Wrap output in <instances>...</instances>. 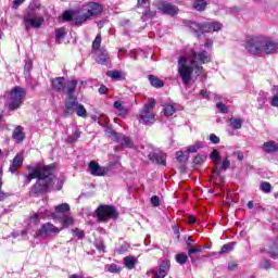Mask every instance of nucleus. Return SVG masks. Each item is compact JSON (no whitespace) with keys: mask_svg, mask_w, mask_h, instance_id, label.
<instances>
[{"mask_svg":"<svg viewBox=\"0 0 278 278\" xmlns=\"http://www.w3.org/2000/svg\"><path fill=\"white\" fill-rule=\"evenodd\" d=\"M28 175L26 176L27 184L37 179V182L31 187L29 191L30 197H40L49 192L51 185L53 184L55 165H37L35 167L27 166Z\"/></svg>","mask_w":278,"mask_h":278,"instance_id":"1","label":"nucleus"},{"mask_svg":"<svg viewBox=\"0 0 278 278\" xmlns=\"http://www.w3.org/2000/svg\"><path fill=\"white\" fill-rule=\"evenodd\" d=\"M245 49L252 55H274L278 52V42L264 35L249 37L245 40Z\"/></svg>","mask_w":278,"mask_h":278,"instance_id":"2","label":"nucleus"},{"mask_svg":"<svg viewBox=\"0 0 278 278\" xmlns=\"http://www.w3.org/2000/svg\"><path fill=\"white\" fill-rule=\"evenodd\" d=\"M55 212L53 213L51 211H47L45 208H40L37 214H35L31 217V220H35V223H38L40 218H58V215L60 216V223L62 225V228L71 227L75 220L71 215H68V212H71V206L66 203L60 204L55 206Z\"/></svg>","mask_w":278,"mask_h":278,"instance_id":"3","label":"nucleus"},{"mask_svg":"<svg viewBox=\"0 0 278 278\" xmlns=\"http://www.w3.org/2000/svg\"><path fill=\"white\" fill-rule=\"evenodd\" d=\"M45 23V16L40 14V4H29L23 15V24L27 31L29 29H40Z\"/></svg>","mask_w":278,"mask_h":278,"instance_id":"4","label":"nucleus"},{"mask_svg":"<svg viewBox=\"0 0 278 278\" xmlns=\"http://www.w3.org/2000/svg\"><path fill=\"white\" fill-rule=\"evenodd\" d=\"M7 106L9 112H14L23 105L27 91L23 87H13L11 92L7 93Z\"/></svg>","mask_w":278,"mask_h":278,"instance_id":"5","label":"nucleus"},{"mask_svg":"<svg viewBox=\"0 0 278 278\" xmlns=\"http://www.w3.org/2000/svg\"><path fill=\"white\" fill-rule=\"evenodd\" d=\"M189 61L191 66H193L195 71V75H203V64H207L212 62V56L207 51H200V52H191V55L189 56Z\"/></svg>","mask_w":278,"mask_h":278,"instance_id":"6","label":"nucleus"},{"mask_svg":"<svg viewBox=\"0 0 278 278\" xmlns=\"http://www.w3.org/2000/svg\"><path fill=\"white\" fill-rule=\"evenodd\" d=\"M155 99L149 98L139 113V123L143 125H153L155 123Z\"/></svg>","mask_w":278,"mask_h":278,"instance_id":"7","label":"nucleus"},{"mask_svg":"<svg viewBox=\"0 0 278 278\" xmlns=\"http://www.w3.org/2000/svg\"><path fill=\"white\" fill-rule=\"evenodd\" d=\"M141 153L144 157H148L150 162L166 166V153L162 152L160 149H155L151 144H146L141 147Z\"/></svg>","mask_w":278,"mask_h":278,"instance_id":"8","label":"nucleus"},{"mask_svg":"<svg viewBox=\"0 0 278 278\" xmlns=\"http://www.w3.org/2000/svg\"><path fill=\"white\" fill-rule=\"evenodd\" d=\"M189 27L191 31H194V34H198V36H200L201 34H208L211 31H220V29H223V24H220V22H192Z\"/></svg>","mask_w":278,"mask_h":278,"instance_id":"9","label":"nucleus"},{"mask_svg":"<svg viewBox=\"0 0 278 278\" xmlns=\"http://www.w3.org/2000/svg\"><path fill=\"white\" fill-rule=\"evenodd\" d=\"M192 73H194V67L188 65V59L186 56H180L178 59V75L185 86H188L192 81Z\"/></svg>","mask_w":278,"mask_h":278,"instance_id":"10","label":"nucleus"},{"mask_svg":"<svg viewBox=\"0 0 278 278\" xmlns=\"http://www.w3.org/2000/svg\"><path fill=\"white\" fill-rule=\"evenodd\" d=\"M109 134L115 142H118V147H115V151H123V149H134V140L125 136L124 134L116 132L113 129L109 130Z\"/></svg>","mask_w":278,"mask_h":278,"instance_id":"11","label":"nucleus"},{"mask_svg":"<svg viewBox=\"0 0 278 278\" xmlns=\"http://www.w3.org/2000/svg\"><path fill=\"white\" fill-rule=\"evenodd\" d=\"M96 214L99 223H106V220H112V218H118V211L110 205H100Z\"/></svg>","mask_w":278,"mask_h":278,"instance_id":"12","label":"nucleus"},{"mask_svg":"<svg viewBox=\"0 0 278 278\" xmlns=\"http://www.w3.org/2000/svg\"><path fill=\"white\" fill-rule=\"evenodd\" d=\"M64 228H58L51 223H46L36 231L37 238H51V236H58Z\"/></svg>","mask_w":278,"mask_h":278,"instance_id":"13","label":"nucleus"},{"mask_svg":"<svg viewBox=\"0 0 278 278\" xmlns=\"http://www.w3.org/2000/svg\"><path fill=\"white\" fill-rule=\"evenodd\" d=\"M67 94L65 99V103H67V110H72L75 100H77V96H75V90H77V80L72 79L66 83L64 89Z\"/></svg>","mask_w":278,"mask_h":278,"instance_id":"14","label":"nucleus"},{"mask_svg":"<svg viewBox=\"0 0 278 278\" xmlns=\"http://www.w3.org/2000/svg\"><path fill=\"white\" fill-rule=\"evenodd\" d=\"M79 116L80 118H86L88 116V111H86V108L84 106V104H80L77 99L75 100V102L72 104V110H68L67 103H65V110H64V114L66 116H72V114H75Z\"/></svg>","mask_w":278,"mask_h":278,"instance_id":"15","label":"nucleus"},{"mask_svg":"<svg viewBox=\"0 0 278 278\" xmlns=\"http://www.w3.org/2000/svg\"><path fill=\"white\" fill-rule=\"evenodd\" d=\"M157 10L168 16H175L179 12V9L168 2L159 1L156 4Z\"/></svg>","mask_w":278,"mask_h":278,"instance_id":"16","label":"nucleus"},{"mask_svg":"<svg viewBox=\"0 0 278 278\" xmlns=\"http://www.w3.org/2000/svg\"><path fill=\"white\" fill-rule=\"evenodd\" d=\"M109 170L108 167H101V165L94 161L89 163V173L94 177H103V175H108Z\"/></svg>","mask_w":278,"mask_h":278,"instance_id":"17","label":"nucleus"},{"mask_svg":"<svg viewBox=\"0 0 278 278\" xmlns=\"http://www.w3.org/2000/svg\"><path fill=\"white\" fill-rule=\"evenodd\" d=\"M86 14L89 18L91 16H97V14H101L103 8L100 7L97 2H89L87 5H85Z\"/></svg>","mask_w":278,"mask_h":278,"instance_id":"18","label":"nucleus"},{"mask_svg":"<svg viewBox=\"0 0 278 278\" xmlns=\"http://www.w3.org/2000/svg\"><path fill=\"white\" fill-rule=\"evenodd\" d=\"M170 270V261L165 260L161 263V266L159 270L155 274L156 278H164L166 275H168V271Z\"/></svg>","mask_w":278,"mask_h":278,"instance_id":"19","label":"nucleus"},{"mask_svg":"<svg viewBox=\"0 0 278 278\" xmlns=\"http://www.w3.org/2000/svg\"><path fill=\"white\" fill-rule=\"evenodd\" d=\"M109 60H110V54L108 53V50L105 49L97 50L96 62H98V64H102L103 66H105Z\"/></svg>","mask_w":278,"mask_h":278,"instance_id":"20","label":"nucleus"},{"mask_svg":"<svg viewBox=\"0 0 278 278\" xmlns=\"http://www.w3.org/2000/svg\"><path fill=\"white\" fill-rule=\"evenodd\" d=\"M23 166V154H16L15 157L13 159V163L10 165V173L14 174L18 168Z\"/></svg>","mask_w":278,"mask_h":278,"instance_id":"21","label":"nucleus"},{"mask_svg":"<svg viewBox=\"0 0 278 278\" xmlns=\"http://www.w3.org/2000/svg\"><path fill=\"white\" fill-rule=\"evenodd\" d=\"M12 138L16 140V142H23L25 140V132L23 126H16L13 130Z\"/></svg>","mask_w":278,"mask_h":278,"instance_id":"22","label":"nucleus"},{"mask_svg":"<svg viewBox=\"0 0 278 278\" xmlns=\"http://www.w3.org/2000/svg\"><path fill=\"white\" fill-rule=\"evenodd\" d=\"M52 88L56 92H62L64 90V77H56L51 80Z\"/></svg>","mask_w":278,"mask_h":278,"instance_id":"23","label":"nucleus"},{"mask_svg":"<svg viewBox=\"0 0 278 278\" xmlns=\"http://www.w3.org/2000/svg\"><path fill=\"white\" fill-rule=\"evenodd\" d=\"M263 150L265 153H275V151H278V143L275 141H267L263 144Z\"/></svg>","mask_w":278,"mask_h":278,"instance_id":"24","label":"nucleus"},{"mask_svg":"<svg viewBox=\"0 0 278 278\" xmlns=\"http://www.w3.org/2000/svg\"><path fill=\"white\" fill-rule=\"evenodd\" d=\"M113 108H115V110L117 111V114L123 118L127 116V109L123 106V103H121V101L114 102Z\"/></svg>","mask_w":278,"mask_h":278,"instance_id":"25","label":"nucleus"},{"mask_svg":"<svg viewBox=\"0 0 278 278\" xmlns=\"http://www.w3.org/2000/svg\"><path fill=\"white\" fill-rule=\"evenodd\" d=\"M149 81L153 88H163L164 87V81L153 75L149 76Z\"/></svg>","mask_w":278,"mask_h":278,"instance_id":"26","label":"nucleus"},{"mask_svg":"<svg viewBox=\"0 0 278 278\" xmlns=\"http://www.w3.org/2000/svg\"><path fill=\"white\" fill-rule=\"evenodd\" d=\"M90 20L87 13H83L80 15H74L75 25H84L86 21Z\"/></svg>","mask_w":278,"mask_h":278,"instance_id":"27","label":"nucleus"},{"mask_svg":"<svg viewBox=\"0 0 278 278\" xmlns=\"http://www.w3.org/2000/svg\"><path fill=\"white\" fill-rule=\"evenodd\" d=\"M230 126L232 127V129H242V118L240 117H231L229 119Z\"/></svg>","mask_w":278,"mask_h":278,"instance_id":"28","label":"nucleus"},{"mask_svg":"<svg viewBox=\"0 0 278 278\" xmlns=\"http://www.w3.org/2000/svg\"><path fill=\"white\" fill-rule=\"evenodd\" d=\"M207 8V2L205 0H195L193 2V9L198 12H203Z\"/></svg>","mask_w":278,"mask_h":278,"instance_id":"29","label":"nucleus"},{"mask_svg":"<svg viewBox=\"0 0 278 278\" xmlns=\"http://www.w3.org/2000/svg\"><path fill=\"white\" fill-rule=\"evenodd\" d=\"M163 112L165 116H173V114L177 112V109L175 108V104H165L163 106Z\"/></svg>","mask_w":278,"mask_h":278,"instance_id":"30","label":"nucleus"},{"mask_svg":"<svg viewBox=\"0 0 278 278\" xmlns=\"http://www.w3.org/2000/svg\"><path fill=\"white\" fill-rule=\"evenodd\" d=\"M124 264L126 268L132 270V268H136V258L134 256H126L124 258Z\"/></svg>","mask_w":278,"mask_h":278,"instance_id":"31","label":"nucleus"},{"mask_svg":"<svg viewBox=\"0 0 278 278\" xmlns=\"http://www.w3.org/2000/svg\"><path fill=\"white\" fill-rule=\"evenodd\" d=\"M80 137H81V131L78 128H76L74 132L67 138V142L70 144H73V142H77V140H79Z\"/></svg>","mask_w":278,"mask_h":278,"instance_id":"32","label":"nucleus"},{"mask_svg":"<svg viewBox=\"0 0 278 278\" xmlns=\"http://www.w3.org/2000/svg\"><path fill=\"white\" fill-rule=\"evenodd\" d=\"M188 251V255L189 257H191L192 260V255L197 254V253H201L203 251V248L201 245H191L190 248H187Z\"/></svg>","mask_w":278,"mask_h":278,"instance_id":"33","label":"nucleus"},{"mask_svg":"<svg viewBox=\"0 0 278 278\" xmlns=\"http://www.w3.org/2000/svg\"><path fill=\"white\" fill-rule=\"evenodd\" d=\"M204 143L202 141L195 142L193 146L187 148V153H197L199 149H203Z\"/></svg>","mask_w":278,"mask_h":278,"instance_id":"34","label":"nucleus"},{"mask_svg":"<svg viewBox=\"0 0 278 278\" xmlns=\"http://www.w3.org/2000/svg\"><path fill=\"white\" fill-rule=\"evenodd\" d=\"M210 157H211L213 164H215L216 166H218V164H220V153L218 152V150H213Z\"/></svg>","mask_w":278,"mask_h":278,"instance_id":"35","label":"nucleus"},{"mask_svg":"<svg viewBox=\"0 0 278 278\" xmlns=\"http://www.w3.org/2000/svg\"><path fill=\"white\" fill-rule=\"evenodd\" d=\"M176 262L180 264V266H184V264L188 262V255L186 253L176 254Z\"/></svg>","mask_w":278,"mask_h":278,"instance_id":"36","label":"nucleus"},{"mask_svg":"<svg viewBox=\"0 0 278 278\" xmlns=\"http://www.w3.org/2000/svg\"><path fill=\"white\" fill-rule=\"evenodd\" d=\"M155 14H156L155 11L146 10L142 13L141 21H149V18H155Z\"/></svg>","mask_w":278,"mask_h":278,"instance_id":"37","label":"nucleus"},{"mask_svg":"<svg viewBox=\"0 0 278 278\" xmlns=\"http://www.w3.org/2000/svg\"><path fill=\"white\" fill-rule=\"evenodd\" d=\"M230 251H233V243L224 244L219 251V255H225L230 253Z\"/></svg>","mask_w":278,"mask_h":278,"instance_id":"38","label":"nucleus"},{"mask_svg":"<svg viewBox=\"0 0 278 278\" xmlns=\"http://www.w3.org/2000/svg\"><path fill=\"white\" fill-rule=\"evenodd\" d=\"M101 34H98L96 39L92 42L93 51H100L101 49Z\"/></svg>","mask_w":278,"mask_h":278,"instance_id":"39","label":"nucleus"},{"mask_svg":"<svg viewBox=\"0 0 278 278\" xmlns=\"http://www.w3.org/2000/svg\"><path fill=\"white\" fill-rule=\"evenodd\" d=\"M260 188L265 194L270 193V191L273 190V186L270 185V182L266 181L262 182Z\"/></svg>","mask_w":278,"mask_h":278,"instance_id":"40","label":"nucleus"},{"mask_svg":"<svg viewBox=\"0 0 278 278\" xmlns=\"http://www.w3.org/2000/svg\"><path fill=\"white\" fill-rule=\"evenodd\" d=\"M94 247L100 253H105V243H103V240L98 239L94 241Z\"/></svg>","mask_w":278,"mask_h":278,"instance_id":"41","label":"nucleus"},{"mask_svg":"<svg viewBox=\"0 0 278 278\" xmlns=\"http://www.w3.org/2000/svg\"><path fill=\"white\" fill-rule=\"evenodd\" d=\"M205 160H207V156H205L204 154H199L194 156L193 164H195L197 166H201V164H203Z\"/></svg>","mask_w":278,"mask_h":278,"instance_id":"42","label":"nucleus"},{"mask_svg":"<svg viewBox=\"0 0 278 278\" xmlns=\"http://www.w3.org/2000/svg\"><path fill=\"white\" fill-rule=\"evenodd\" d=\"M216 108L220 114H228L229 113V108L225 105L223 102H217Z\"/></svg>","mask_w":278,"mask_h":278,"instance_id":"43","label":"nucleus"},{"mask_svg":"<svg viewBox=\"0 0 278 278\" xmlns=\"http://www.w3.org/2000/svg\"><path fill=\"white\" fill-rule=\"evenodd\" d=\"M64 36H66V30H64V28L55 29V38L59 42H60V40L64 39Z\"/></svg>","mask_w":278,"mask_h":278,"instance_id":"44","label":"nucleus"},{"mask_svg":"<svg viewBox=\"0 0 278 278\" xmlns=\"http://www.w3.org/2000/svg\"><path fill=\"white\" fill-rule=\"evenodd\" d=\"M109 273H115L118 274L123 270V268H121V266L116 265V264H111L106 266Z\"/></svg>","mask_w":278,"mask_h":278,"instance_id":"45","label":"nucleus"},{"mask_svg":"<svg viewBox=\"0 0 278 278\" xmlns=\"http://www.w3.org/2000/svg\"><path fill=\"white\" fill-rule=\"evenodd\" d=\"M110 123V118L106 115H100L98 117V124H100L101 127H105Z\"/></svg>","mask_w":278,"mask_h":278,"instance_id":"46","label":"nucleus"},{"mask_svg":"<svg viewBox=\"0 0 278 278\" xmlns=\"http://www.w3.org/2000/svg\"><path fill=\"white\" fill-rule=\"evenodd\" d=\"M63 21H75V14L72 11H65L63 13Z\"/></svg>","mask_w":278,"mask_h":278,"instance_id":"47","label":"nucleus"},{"mask_svg":"<svg viewBox=\"0 0 278 278\" xmlns=\"http://www.w3.org/2000/svg\"><path fill=\"white\" fill-rule=\"evenodd\" d=\"M269 255H270V257H273V260L278 258V247L277 245H274L269 249Z\"/></svg>","mask_w":278,"mask_h":278,"instance_id":"48","label":"nucleus"},{"mask_svg":"<svg viewBox=\"0 0 278 278\" xmlns=\"http://www.w3.org/2000/svg\"><path fill=\"white\" fill-rule=\"evenodd\" d=\"M176 160H178V162H188V155H185L184 152L178 151L176 152Z\"/></svg>","mask_w":278,"mask_h":278,"instance_id":"49","label":"nucleus"},{"mask_svg":"<svg viewBox=\"0 0 278 278\" xmlns=\"http://www.w3.org/2000/svg\"><path fill=\"white\" fill-rule=\"evenodd\" d=\"M108 76L112 79H121V72L119 71H109Z\"/></svg>","mask_w":278,"mask_h":278,"instance_id":"50","label":"nucleus"},{"mask_svg":"<svg viewBox=\"0 0 278 278\" xmlns=\"http://www.w3.org/2000/svg\"><path fill=\"white\" fill-rule=\"evenodd\" d=\"M208 140L213 144H219V142H220V138L218 136H216L215 134H211L210 137H208Z\"/></svg>","mask_w":278,"mask_h":278,"instance_id":"51","label":"nucleus"},{"mask_svg":"<svg viewBox=\"0 0 278 278\" xmlns=\"http://www.w3.org/2000/svg\"><path fill=\"white\" fill-rule=\"evenodd\" d=\"M73 236H76L77 238L81 239L84 238V230L76 228L72 230Z\"/></svg>","mask_w":278,"mask_h":278,"instance_id":"52","label":"nucleus"},{"mask_svg":"<svg viewBox=\"0 0 278 278\" xmlns=\"http://www.w3.org/2000/svg\"><path fill=\"white\" fill-rule=\"evenodd\" d=\"M261 268H265V270H268L270 268V261L269 260H263L260 264Z\"/></svg>","mask_w":278,"mask_h":278,"instance_id":"53","label":"nucleus"},{"mask_svg":"<svg viewBox=\"0 0 278 278\" xmlns=\"http://www.w3.org/2000/svg\"><path fill=\"white\" fill-rule=\"evenodd\" d=\"M151 203L154 207H160V197L157 195H153L151 198Z\"/></svg>","mask_w":278,"mask_h":278,"instance_id":"54","label":"nucleus"},{"mask_svg":"<svg viewBox=\"0 0 278 278\" xmlns=\"http://www.w3.org/2000/svg\"><path fill=\"white\" fill-rule=\"evenodd\" d=\"M229 166H231V162L229 161V159H225L224 161H223V163H222V168L224 169V170H227V168H229Z\"/></svg>","mask_w":278,"mask_h":278,"instance_id":"55","label":"nucleus"},{"mask_svg":"<svg viewBox=\"0 0 278 278\" xmlns=\"http://www.w3.org/2000/svg\"><path fill=\"white\" fill-rule=\"evenodd\" d=\"M137 5H138V8H148L149 0H138Z\"/></svg>","mask_w":278,"mask_h":278,"instance_id":"56","label":"nucleus"},{"mask_svg":"<svg viewBox=\"0 0 278 278\" xmlns=\"http://www.w3.org/2000/svg\"><path fill=\"white\" fill-rule=\"evenodd\" d=\"M270 105H273V108H278V96L275 93L274 97L271 98Z\"/></svg>","mask_w":278,"mask_h":278,"instance_id":"57","label":"nucleus"},{"mask_svg":"<svg viewBox=\"0 0 278 278\" xmlns=\"http://www.w3.org/2000/svg\"><path fill=\"white\" fill-rule=\"evenodd\" d=\"M187 249H190V247H194V240L190 237L186 240Z\"/></svg>","mask_w":278,"mask_h":278,"instance_id":"58","label":"nucleus"},{"mask_svg":"<svg viewBox=\"0 0 278 278\" xmlns=\"http://www.w3.org/2000/svg\"><path fill=\"white\" fill-rule=\"evenodd\" d=\"M236 268H238V264L236 262H230L228 264V270H233Z\"/></svg>","mask_w":278,"mask_h":278,"instance_id":"59","label":"nucleus"},{"mask_svg":"<svg viewBox=\"0 0 278 278\" xmlns=\"http://www.w3.org/2000/svg\"><path fill=\"white\" fill-rule=\"evenodd\" d=\"M99 92H100V94H108V87H105V86H101L100 88H99Z\"/></svg>","mask_w":278,"mask_h":278,"instance_id":"60","label":"nucleus"},{"mask_svg":"<svg viewBox=\"0 0 278 278\" xmlns=\"http://www.w3.org/2000/svg\"><path fill=\"white\" fill-rule=\"evenodd\" d=\"M25 3V0H14L13 8H18V5Z\"/></svg>","mask_w":278,"mask_h":278,"instance_id":"61","label":"nucleus"},{"mask_svg":"<svg viewBox=\"0 0 278 278\" xmlns=\"http://www.w3.org/2000/svg\"><path fill=\"white\" fill-rule=\"evenodd\" d=\"M9 194L0 190V201H5L8 199Z\"/></svg>","mask_w":278,"mask_h":278,"instance_id":"62","label":"nucleus"},{"mask_svg":"<svg viewBox=\"0 0 278 278\" xmlns=\"http://www.w3.org/2000/svg\"><path fill=\"white\" fill-rule=\"evenodd\" d=\"M24 71L29 73V71H31V62H27L24 66Z\"/></svg>","mask_w":278,"mask_h":278,"instance_id":"63","label":"nucleus"},{"mask_svg":"<svg viewBox=\"0 0 278 278\" xmlns=\"http://www.w3.org/2000/svg\"><path fill=\"white\" fill-rule=\"evenodd\" d=\"M129 58H132V60H135V61L138 60V55L136 54L135 50L129 52Z\"/></svg>","mask_w":278,"mask_h":278,"instance_id":"64","label":"nucleus"}]
</instances>
